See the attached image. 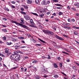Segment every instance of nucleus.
<instances>
[{"instance_id": "obj_1", "label": "nucleus", "mask_w": 79, "mask_h": 79, "mask_svg": "<svg viewBox=\"0 0 79 79\" xmlns=\"http://www.w3.org/2000/svg\"><path fill=\"white\" fill-rule=\"evenodd\" d=\"M10 58L11 60H15L16 61H19L20 60L21 57L19 55H16L15 54H12L10 55Z\"/></svg>"}, {"instance_id": "obj_2", "label": "nucleus", "mask_w": 79, "mask_h": 79, "mask_svg": "<svg viewBox=\"0 0 79 79\" xmlns=\"http://www.w3.org/2000/svg\"><path fill=\"white\" fill-rule=\"evenodd\" d=\"M12 23H15L16 24V25H18V26H21L22 27H23V28H24V29H28V28H29V27L27 26L24 25H23L22 24L17 23L15 21H12Z\"/></svg>"}, {"instance_id": "obj_3", "label": "nucleus", "mask_w": 79, "mask_h": 79, "mask_svg": "<svg viewBox=\"0 0 79 79\" xmlns=\"http://www.w3.org/2000/svg\"><path fill=\"white\" fill-rule=\"evenodd\" d=\"M43 31L45 34H48V35L50 34V35H53L54 34V33H53V32L48 30H43Z\"/></svg>"}, {"instance_id": "obj_4", "label": "nucleus", "mask_w": 79, "mask_h": 79, "mask_svg": "<svg viewBox=\"0 0 79 79\" xmlns=\"http://www.w3.org/2000/svg\"><path fill=\"white\" fill-rule=\"evenodd\" d=\"M41 69L43 73H47V69L45 68H44V66L41 67Z\"/></svg>"}, {"instance_id": "obj_5", "label": "nucleus", "mask_w": 79, "mask_h": 79, "mask_svg": "<svg viewBox=\"0 0 79 79\" xmlns=\"http://www.w3.org/2000/svg\"><path fill=\"white\" fill-rule=\"evenodd\" d=\"M54 36H55V38H56L57 39H59V40H64V39H63L62 37H60L57 35H54Z\"/></svg>"}, {"instance_id": "obj_6", "label": "nucleus", "mask_w": 79, "mask_h": 79, "mask_svg": "<svg viewBox=\"0 0 79 79\" xmlns=\"http://www.w3.org/2000/svg\"><path fill=\"white\" fill-rule=\"evenodd\" d=\"M41 4L43 5H47L46 1L45 0H43Z\"/></svg>"}, {"instance_id": "obj_7", "label": "nucleus", "mask_w": 79, "mask_h": 79, "mask_svg": "<svg viewBox=\"0 0 79 79\" xmlns=\"http://www.w3.org/2000/svg\"><path fill=\"white\" fill-rule=\"evenodd\" d=\"M38 39L39 40H40L41 42L43 43H44V44H47V43H46L45 41L43 40L40 39Z\"/></svg>"}, {"instance_id": "obj_8", "label": "nucleus", "mask_w": 79, "mask_h": 79, "mask_svg": "<svg viewBox=\"0 0 79 79\" xmlns=\"http://www.w3.org/2000/svg\"><path fill=\"white\" fill-rule=\"evenodd\" d=\"M72 68L74 70H75V71H77V68L75 66H73L72 67Z\"/></svg>"}, {"instance_id": "obj_9", "label": "nucleus", "mask_w": 79, "mask_h": 79, "mask_svg": "<svg viewBox=\"0 0 79 79\" xmlns=\"http://www.w3.org/2000/svg\"><path fill=\"white\" fill-rule=\"evenodd\" d=\"M19 51H17L15 52H14V53H15V54H13V55H17L19 53Z\"/></svg>"}, {"instance_id": "obj_10", "label": "nucleus", "mask_w": 79, "mask_h": 79, "mask_svg": "<svg viewBox=\"0 0 79 79\" xmlns=\"http://www.w3.org/2000/svg\"><path fill=\"white\" fill-rule=\"evenodd\" d=\"M32 0H28L27 1V3L28 4H31V3H32Z\"/></svg>"}, {"instance_id": "obj_11", "label": "nucleus", "mask_w": 79, "mask_h": 79, "mask_svg": "<svg viewBox=\"0 0 79 79\" xmlns=\"http://www.w3.org/2000/svg\"><path fill=\"white\" fill-rule=\"evenodd\" d=\"M26 19V20H29L30 19V18H29V16H28V15H26L25 16Z\"/></svg>"}, {"instance_id": "obj_12", "label": "nucleus", "mask_w": 79, "mask_h": 79, "mask_svg": "<svg viewBox=\"0 0 79 79\" xmlns=\"http://www.w3.org/2000/svg\"><path fill=\"white\" fill-rule=\"evenodd\" d=\"M35 79H41V77H40L37 75L36 76V78Z\"/></svg>"}, {"instance_id": "obj_13", "label": "nucleus", "mask_w": 79, "mask_h": 79, "mask_svg": "<svg viewBox=\"0 0 79 79\" xmlns=\"http://www.w3.org/2000/svg\"><path fill=\"white\" fill-rule=\"evenodd\" d=\"M6 44H7V45H11L12 44V43H9L8 42H6Z\"/></svg>"}, {"instance_id": "obj_14", "label": "nucleus", "mask_w": 79, "mask_h": 79, "mask_svg": "<svg viewBox=\"0 0 79 79\" xmlns=\"http://www.w3.org/2000/svg\"><path fill=\"white\" fill-rule=\"evenodd\" d=\"M19 47H20L19 45H16L15 46V49H18L19 48Z\"/></svg>"}, {"instance_id": "obj_15", "label": "nucleus", "mask_w": 79, "mask_h": 79, "mask_svg": "<svg viewBox=\"0 0 79 79\" xmlns=\"http://www.w3.org/2000/svg\"><path fill=\"white\" fill-rule=\"evenodd\" d=\"M20 13H21V14H22V15H26V12L22 11H21Z\"/></svg>"}, {"instance_id": "obj_16", "label": "nucleus", "mask_w": 79, "mask_h": 79, "mask_svg": "<svg viewBox=\"0 0 79 79\" xmlns=\"http://www.w3.org/2000/svg\"><path fill=\"white\" fill-rule=\"evenodd\" d=\"M11 52H8L7 53H6V55L7 56H9L10 55H11Z\"/></svg>"}, {"instance_id": "obj_17", "label": "nucleus", "mask_w": 79, "mask_h": 79, "mask_svg": "<svg viewBox=\"0 0 79 79\" xmlns=\"http://www.w3.org/2000/svg\"><path fill=\"white\" fill-rule=\"evenodd\" d=\"M21 21V22H20V23H22L23 24H24V20H23V19H20Z\"/></svg>"}, {"instance_id": "obj_18", "label": "nucleus", "mask_w": 79, "mask_h": 79, "mask_svg": "<svg viewBox=\"0 0 79 79\" xmlns=\"http://www.w3.org/2000/svg\"><path fill=\"white\" fill-rule=\"evenodd\" d=\"M44 16V14H43L41 15H40L39 16L40 18H43V16Z\"/></svg>"}, {"instance_id": "obj_19", "label": "nucleus", "mask_w": 79, "mask_h": 79, "mask_svg": "<svg viewBox=\"0 0 79 79\" xmlns=\"http://www.w3.org/2000/svg\"><path fill=\"white\" fill-rule=\"evenodd\" d=\"M22 6H23V7H24V8H25V9H27V8H28V7H27V6L23 5Z\"/></svg>"}, {"instance_id": "obj_20", "label": "nucleus", "mask_w": 79, "mask_h": 79, "mask_svg": "<svg viewBox=\"0 0 79 79\" xmlns=\"http://www.w3.org/2000/svg\"><path fill=\"white\" fill-rule=\"evenodd\" d=\"M2 31H3V32H7V30L6 29H2Z\"/></svg>"}, {"instance_id": "obj_21", "label": "nucleus", "mask_w": 79, "mask_h": 79, "mask_svg": "<svg viewBox=\"0 0 79 79\" xmlns=\"http://www.w3.org/2000/svg\"><path fill=\"white\" fill-rule=\"evenodd\" d=\"M55 5H56V6H62V5L60 4H55Z\"/></svg>"}, {"instance_id": "obj_22", "label": "nucleus", "mask_w": 79, "mask_h": 79, "mask_svg": "<svg viewBox=\"0 0 79 79\" xmlns=\"http://www.w3.org/2000/svg\"><path fill=\"white\" fill-rule=\"evenodd\" d=\"M8 50H9L8 49H6V50L5 51V53H8V52H8Z\"/></svg>"}, {"instance_id": "obj_23", "label": "nucleus", "mask_w": 79, "mask_h": 79, "mask_svg": "<svg viewBox=\"0 0 79 79\" xmlns=\"http://www.w3.org/2000/svg\"><path fill=\"white\" fill-rule=\"evenodd\" d=\"M35 2L37 4H39V0H36Z\"/></svg>"}, {"instance_id": "obj_24", "label": "nucleus", "mask_w": 79, "mask_h": 79, "mask_svg": "<svg viewBox=\"0 0 79 79\" xmlns=\"http://www.w3.org/2000/svg\"><path fill=\"white\" fill-rule=\"evenodd\" d=\"M49 3H50V1H46V5L49 4Z\"/></svg>"}, {"instance_id": "obj_25", "label": "nucleus", "mask_w": 79, "mask_h": 79, "mask_svg": "<svg viewBox=\"0 0 79 79\" xmlns=\"http://www.w3.org/2000/svg\"><path fill=\"white\" fill-rule=\"evenodd\" d=\"M41 45H42L40 44H35V46H36V47H39V46H41Z\"/></svg>"}, {"instance_id": "obj_26", "label": "nucleus", "mask_w": 79, "mask_h": 79, "mask_svg": "<svg viewBox=\"0 0 79 79\" xmlns=\"http://www.w3.org/2000/svg\"><path fill=\"white\" fill-rule=\"evenodd\" d=\"M30 23L32 25H33L34 26H35V23H34V22L33 21H32V22H30Z\"/></svg>"}, {"instance_id": "obj_27", "label": "nucleus", "mask_w": 79, "mask_h": 79, "mask_svg": "<svg viewBox=\"0 0 79 79\" xmlns=\"http://www.w3.org/2000/svg\"><path fill=\"white\" fill-rule=\"evenodd\" d=\"M54 77H56V78H57V77H58V75L56 74L54 75Z\"/></svg>"}, {"instance_id": "obj_28", "label": "nucleus", "mask_w": 79, "mask_h": 79, "mask_svg": "<svg viewBox=\"0 0 79 79\" xmlns=\"http://www.w3.org/2000/svg\"><path fill=\"white\" fill-rule=\"evenodd\" d=\"M32 14H33V15H35V16H39L38 15H37V14L35 13H33L32 12L31 13Z\"/></svg>"}, {"instance_id": "obj_29", "label": "nucleus", "mask_w": 79, "mask_h": 79, "mask_svg": "<svg viewBox=\"0 0 79 79\" xmlns=\"http://www.w3.org/2000/svg\"><path fill=\"white\" fill-rule=\"evenodd\" d=\"M54 66L55 68H58V66L56 64H54Z\"/></svg>"}, {"instance_id": "obj_30", "label": "nucleus", "mask_w": 79, "mask_h": 79, "mask_svg": "<svg viewBox=\"0 0 79 79\" xmlns=\"http://www.w3.org/2000/svg\"><path fill=\"white\" fill-rule=\"evenodd\" d=\"M62 53H64V54H66V55H69V53H67V52H62Z\"/></svg>"}, {"instance_id": "obj_31", "label": "nucleus", "mask_w": 79, "mask_h": 79, "mask_svg": "<svg viewBox=\"0 0 79 79\" xmlns=\"http://www.w3.org/2000/svg\"><path fill=\"white\" fill-rule=\"evenodd\" d=\"M63 66V65L62 64V63H60L59 64V66L60 67V68H61Z\"/></svg>"}, {"instance_id": "obj_32", "label": "nucleus", "mask_w": 79, "mask_h": 79, "mask_svg": "<svg viewBox=\"0 0 79 79\" xmlns=\"http://www.w3.org/2000/svg\"><path fill=\"white\" fill-rule=\"evenodd\" d=\"M37 60H35L32 62V63H37Z\"/></svg>"}, {"instance_id": "obj_33", "label": "nucleus", "mask_w": 79, "mask_h": 79, "mask_svg": "<svg viewBox=\"0 0 79 79\" xmlns=\"http://www.w3.org/2000/svg\"><path fill=\"white\" fill-rule=\"evenodd\" d=\"M48 56L46 57V58H47V59H50V55H48Z\"/></svg>"}, {"instance_id": "obj_34", "label": "nucleus", "mask_w": 79, "mask_h": 79, "mask_svg": "<svg viewBox=\"0 0 79 79\" xmlns=\"http://www.w3.org/2000/svg\"><path fill=\"white\" fill-rule=\"evenodd\" d=\"M41 13H42L43 14H44L45 13V11L44 10V11H40Z\"/></svg>"}, {"instance_id": "obj_35", "label": "nucleus", "mask_w": 79, "mask_h": 79, "mask_svg": "<svg viewBox=\"0 0 79 79\" xmlns=\"http://www.w3.org/2000/svg\"><path fill=\"white\" fill-rule=\"evenodd\" d=\"M10 6L12 8H15V6H14L13 5H11V6Z\"/></svg>"}, {"instance_id": "obj_36", "label": "nucleus", "mask_w": 79, "mask_h": 79, "mask_svg": "<svg viewBox=\"0 0 79 79\" xmlns=\"http://www.w3.org/2000/svg\"><path fill=\"white\" fill-rule=\"evenodd\" d=\"M19 39H23L24 37H22L21 36H20L19 37Z\"/></svg>"}, {"instance_id": "obj_37", "label": "nucleus", "mask_w": 79, "mask_h": 79, "mask_svg": "<svg viewBox=\"0 0 79 79\" xmlns=\"http://www.w3.org/2000/svg\"><path fill=\"white\" fill-rule=\"evenodd\" d=\"M20 10L22 11H24V8H23V7L21 8Z\"/></svg>"}, {"instance_id": "obj_38", "label": "nucleus", "mask_w": 79, "mask_h": 79, "mask_svg": "<svg viewBox=\"0 0 79 79\" xmlns=\"http://www.w3.org/2000/svg\"><path fill=\"white\" fill-rule=\"evenodd\" d=\"M57 59L59 60H61V58H60V57L59 56L57 57Z\"/></svg>"}, {"instance_id": "obj_39", "label": "nucleus", "mask_w": 79, "mask_h": 79, "mask_svg": "<svg viewBox=\"0 0 79 79\" xmlns=\"http://www.w3.org/2000/svg\"><path fill=\"white\" fill-rule=\"evenodd\" d=\"M53 2H58V0H53Z\"/></svg>"}, {"instance_id": "obj_40", "label": "nucleus", "mask_w": 79, "mask_h": 79, "mask_svg": "<svg viewBox=\"0 0 79 79\" xmlns=\"http://www.w3.org/2000/svg\"><path fill=\"white\" fill-rule=\"evenodd\" d=\"M3 39H4V40H6V37L5 36H4L3 37Z\"/></svg>"}, {"instance_id": "obj_41", "label": "nucleus", "mask_w": 79, "mask_h": 79, "mask_svg": "<svg viewBox=\"0 0 79 79\" xmlns=\"http://www.w3.org/2000/svg\"><path fill=\"white\" fill-rule=\"evenodd\" d=\"M62 14H63V13H62L61 12H60L59 13V15H61Z\"/></svg>"}, {"instance_id": "obj_42", "label": "nucleus", "mask_w": 79, "mask_h": 79, "mask_svg": "<svg viewBox=\"0 0 79 79\" xmlns=\"http://www.w3.org/2000/svg\"><path fill=\"white\" fill-rule=\"evenodd\" d=\"M12 41H14V42L15 41H16V39H15V38H13V39H12Z\"/></svg>"}, {"instance_id": "obj_43", "label": "nucleus", "mask_w": 79, "mask_h": 79, "mask_svg": "<svg viewBox=\"0 0 79 79\" xmlns=\"http://www.w3.org/2000/svg\"><path fill=\"white\" fill-rule=\"evenodd\" d=\"M63 35L64 37H67V38L68 37V36L66 35Z\"/></svg>"}, {"instance_id": "obj_44", "label": "nucleus", "mask_w": 79, "mask_h": 79, "mask_svg": "<svg viewBox=\"0 0 79 79\" xmlns=\"http://www.w3.org/2000/svg\"><path fill=\"white\" fill-rule=\"evenodd\" d=\"M74 35H77V32H76V31H75L74 32Z\"/></svg>"}, {"instance_id": "obj_45", "label": "nucleus", "mask_w": 79, "mask_h": 79, "mask_svg": "<svg viewBox=\"0 0 79 79\" xmlns=\"http://www.w3.org/2000/svg\"><path fill=\"white\" fill-rule=\"evenodd\" d=\"M11 3L13 4H16V2H14V1H12L11 2Z\"/></svg>"}, {"instance_id": "obj_46", "label": "nucleus", "mask_w": 79, "mask_h": 79, "mask_svg": "<svg viewBox=\"0 0 79 79\" xmlns=\"http://www.w3.org/2000/svg\"><path fill=\"white\" fill-rule=\"evenodd\" d=\"M75 64H76V65L77 66H79V64L77 63V62H76Z\"/></svg>"}, {"instance_id": "obj_47", "label": "nucleus", "mask_w": 79, "mask_h": 79, "mask_svg": "<svg viewBox=\"0 0 79 79\" xmlns=\"http://www.w3.org/2000/svg\"><path fill=\"white\" fill-rule=\"evenodd\" d=\"M37 22H38V24H40V25H42V23H40V22L38 21Z\"/></svg>"}, {"instance_id": "obj_48", "label": "nucleus", "mask_w": 79, "mask_h": 79, "mask_svg": "<svg viewBox=\"0 0 79 79\" xmlns=\"http://www.w3.org/2000/svg\"><path fill=\"white\" fill-rule=\"evenodd\" d=\"M50 12H47L46 13V15H50Z\"/></svg>"}, {"instance_id": "obj_49", "label": "nucleus", "mask_w": 79, "mask_h": 79, "mask_svg": "<svg viewBox=\"0 0 79 79\" xmlns=\"http://www.w3.org/2000/svg\"><path fill=\"white\" fill-rule=\"evenodd\" d=\"M2 20H4V21H6V19L5 18H3Z\"/></svg>"}, {"instance_id": "obj_50", "label": "nucleus", "mask_w": 79, "mask_h": 79, "mask_svg": "<svg viewBox=\"0 0 79 79\" xmlns=\"http://www.w3.org/2000/svg\"><path fill=\"white\" fill-rule=\"evenodd\" d=\"M57 9H62L63 7H57Z\"/></svg>"}, {"instance_id": "obj_51", "label": "nucleus", "mask_w": 79, "mask_h": 79, "mask_svg": "<svg viewBox=\"0 0 79 79\" xmlns=\"http://www.w3.org/2000/svg\"><path fill=\"white\" fill-rule=\"evenodd\" d=\"M66 61L67 62H69V61H70V60L69 59H67L66 60Z\"/></svg>"}, {"instance_id": "obj_52", "label": "nucleus", "mask_w": 79, "mask_h": 79, "mask_svg": "<svg viewBox=\"0 0 79 79\" xmlns=\"http://www.w3.org/2000/svg\"><path fill=\"white\" fill-rule=\"evenodd\" d=\"M2 27H6V26L4 25H2Z\"/></svg>"}, {"instance_id": "obj_53", "label": "nucleus", "mask_w": 79, "mask_h": 79, "mask_svg": "<svg viewBox=\"0 0 79 79\" xmlns=\"http://www.w3.org/2000/svg\"><path fill=\"white\" fill-rule=\"evenodd\" d=\"M42 58L43 59H44V58H46V57L45 56H43L42 57Z\"/></svg>"}, {"instance_id": "obj_54", "label": "nucleus", "mask_w": 79, "mask_h": 79, "mask_svg": "<svg viewBox=\"0 0 79 79\" xmlns=\"http://www.w3.org/2000/svg\"><path fill=\"white\" fill-rule=\"evenodd\" d=\"M19 32H24V31H21V30H19Z\"/></svg>"}, {"instance_id": "obj_55", "label": "nucleus", "mask_w": 79, "mask_h": 79, "mask_svg": "<svg viewBox=\"0 0 79 79\" xmlns=\"http://www.w3.org/2000/svg\"><path fill=\"white\" fill-rule=\"evenodd\" d=\"M65 51H66V52H70L68 50H67V49H65Z\"/></svg>"}, {"instance_id": "obj_56", "label": "nucleus", "mask_w": 79, "mask_h": 79, "mask_svg": "<svg viewBox=\"0 0 79 79\" xmlns=\"http://www.w3.org/2000/svg\"><path fill=\"white\" fill-rule=\"evenodd\" d=\"M76 15L77 16H79V13H76Z\"/></svg>"}, {"instance_id": "obj_57", "label": "nucleus", "mask_w": 79, "mask_h": 79, "mask_svg": "<svg viewBox=\"0 0 79 79\" xmlns=\"http://www.w3.org/2000/svg\"><path fill=\"white\" fill-rule=\"evenodd\" d=\"M15 76L16 77H18V74H15Z\"/></svg>"}, {"instance_id": "obj_58", "label": "nucleus", "mask_w": 79, "mask_h": 79, "mask_svg": "<svg viewBox=\"0 0 79 79\" xmlns=\"http://www.w3.org/2000/svg\"><path fill=\"white\" fill-rule=\"evenodd\" d=\"M73 27V28H75V29H77V27L74 26Z\"/></svg>"}, {"instance_id": "obj_59", "label": "nucleus", "mask_w": 79, "mask_h": 79, "mask_svg": "<svg viewBox=\"0 0 79 79\" xmlns=\"http://www.w3.org/2000/svg\"><path fill=\"white\" fill-rule=\"evenodd\" d=\"M12 79H15V76L14 75H12Z\"/></svg>"}, {"instance_id": "obj_60", "label": "nucleus", "mask_w": 79, "mask_h": 79, "mask_svg": "<svg viewBox=\"0 0 79 79\" xmlns=\"http://www.w3.org/2000/svg\"><path fill=\"white\" fill-rule=\"evenodd\" d=\"M56 14L55 13H54V14H52V15L53 16H56Z\"/></svg>"}, {"instance_id": "obj_61", "label": "nucleus", "mask_w": 79, "mask_h": 79, "mask_svg": "<svg viewBox=\"0 0 79 79\" xmlns=\"http://www.w3.org/2000/svg\"><path fill=\"white\" fill-rule=\"evenodd\" d=\"M45 21H46V22H48L49 21V20H48V19H46L45 20Z\"/></svg>"}, {"instance_id": "obj_62", "label": "nucleus", "mask_w": 79, "mask_h": 79, "mask_svg": "<svg viewBox=\"0 0 79 79\" xmlns=\"http://www.w3.org/2000/svg\"><path fill=\"white\" fill-rule=\"evenodd\" d=\"M67 29H71V27L68 26H67Z\"/></svg>"}, {"instance_id": "obj_63", "label": "nucleus", "mask_w": 79, "mask_h": 79, "mask_svg": "<svg viewBox=\"0 0 79 79\" xmlns=\"http://www.w3.org/2000/svg\"><path fill=\"white\" fill-rule=\"evenodd\" d=\"M75 6H79V4H75Z\"/></svg>"}, {"instance_id": "obj_64", "label": "nucleus", "mask_w": 79, "mask_h": 79, "mask_svg": "<svg viewBox=\"0 0 79 79\" xmlns=\"http://www.w3.org/2000/svg\"><path fill=\"white\" fill-rule=\"evenodd\" d=\"M72 10L74 11H76V9L75 8H72Z\"/></svg>"}]
</instances>
